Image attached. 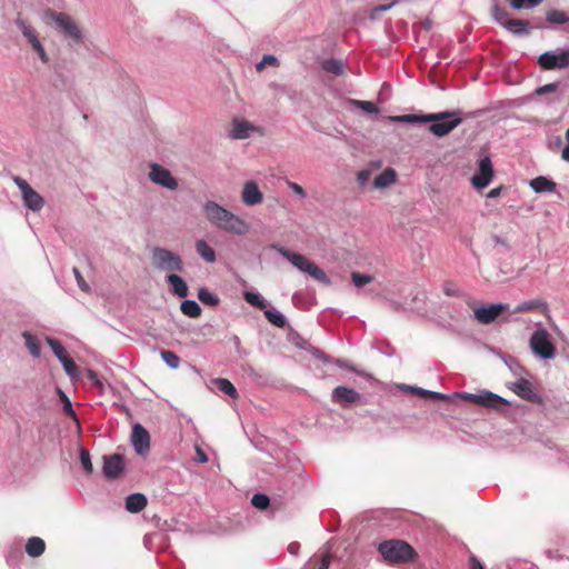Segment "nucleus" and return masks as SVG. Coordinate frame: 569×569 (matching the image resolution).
I'll list each match as a JSON object with an SVG mask.
<instances>
[{"mask_svg":"<svg viewBox=\"0 0 569 569\" xmlns=\"http://www.w3.org/2000/svg\"><path fill=\"white\" fill-rule=\"evenodd\" d=\"M546 21L550 24H565L569 22V16L563 11L551 9L546 13Z\"/></svg>","mask_w":569,"mask_h":569,"instance_id":"obj_36","label":"nucleus"},{"mask_svg":"<svg viewBox=\"0 0 569 569\" xmlns=\"http://www.w3.org/2000/svg\"><path fill=\"white\" fill-rule=\"evenodd\" d=\"M269 248L280 253L298 270L308 273L311 278L319 281L320 283L327 286L331 283V280L326 274V272L319 266L307 259L305 256L297 252H291L290 250L286 249L284 247L278 243H271Z\"/></svg>","mask_w":569,"mask_h":569,"instance_id":"obj_4","label":"nucleus"},{"mask_svg":"<svg viewBox=\"0 0 569 569\" xmlns=\"http://www.w3.org/2000/svg\"><path fill=\"white\" fill-rule=\"evenodd\" d=\"M264 317L268 321L277 328L283 329L288 326L287 317L274 308H266L263 310Z\"/></svg>","mask_w":569,"mask_h":569,"instance_id":"obj_26","label":"nucleus"},{"mask_svg":"<svg viewBox=\"0 0 569 569\" xmlns=\"http://www.w3.org/2000/svg\"><path fill=\"white\" fill-rule=\"evenodd\" d=\"M161 359L171 369H177L181 362L180 357L170 350H161Z\"/></svg>","mask_w":569,"mask_h":569,"instance_id":"obj_38","label":"nucleus"},{"mask_svg":"<svg viewBox=\"0 0 569 569\" xmlns=\"http://www.w3.org/2000/svg\"><path fill=\"white\" fill-rule=\"evenodd\" d=\"M58 392H59V396H60V399L62 402L63 412L70 418H76L77 413H76L74 409L72 408V403H71L69 397L60 389L58 390Z\"/></svg>","mask_w":569,"mask_h":569,"instance_id":"obj_47","label":"nucleus"},{"mask_svg":"<svg viewBox=\"0 0 569 569\" xmlns=\"http://www.w3.org/2000/svg\"><path fill=\"white\" fill-rule=\"evenodd\" d=\"M151 259L152 264L158 270L171 273L182 272L184 270V264L181 257L167 248L154 247L151 250Z\"/></svg>","mask_w":569,"mask_h":569,"instance_id":"obj_6","label":"nucleus"},{"mask_svg":"<svg viewBox=\"0 0 569 569\" xmlns=\"http://www.w3.org/2000/svg\"><path fill=\"white\" fill-rule=\"evenodd\" d=\"M329 566H330V556L326 555L321 558L318 569H329Z\"/></svg>","mask_w":569,"mask_h":569,"instance_id":"obj_63","label":"nucleus"},{"mask_svg":"<svg viewBox=\"0 0 569 569\" xmlns=\"http://www.w3.org/2000/svg\"><path fill=\"white\" fill-rule=\"evenodd\" d=\"M79 458H80L81 466H82L83 470L86 471V473L91 475L93 472V466L91 462L89 451L87 449H84L83 447H81L79 450Z\"/></svg>","mask_w":569,"mask_h":569,"instance_id":"obj_43","label":"nucleus"},{"mask_svg":"<svg viewBox=\"0 0 569 569\" xmlns=\"http://www.w3.org/2000/svg\"><path fill=\"white\" fill-rule=\"evenodd\" d=\"M540 307L546 308V307H547V303H546V302H543L542 300H539V299H536V300H529V301H525V302L520 303V305L516 308V311H517V312L530 311V310H533V309H536V308H540Z\"/></svg>","mask_w":569,"mask_h":569,"instance_id":"obj_46","label":"nucleus"},{"mask_svg":"<svg viewBox=\"0 0 569 569\" xmlns=\"http://www.w3.org/2000/svg\"><path fill=\"white\" fill-rule=\"evenodd\" d=\"M501 191H502V186H499V187H497V188H493V189H491V190L487 193V198H489V199L498 198V197L501 194Z\"/></svg>","mask_w":569,"mask_h":569,"instance_id":"obj_60","label":"nucleus"},{"mask_svg":"<svg viewBox=\"0 0 569 569\" xmlns=\"http://www.w3.org/2000/svg\"><path fill=\"white\" fill-rule=\"evenodd\" d=\"M181 312L190 318H198L201 315V307L196 300H183L180 305Z\"/></svg>","mask_w":569,"mask_h":569,"instance_id":"obj_34","label":"nucleus"},{"mask_svg":"<svg viewBox=\"0 0 569 569\" xmlns=\"http://www.w3.org/2000/svg\"><path fill=\"white\" fill-rule=\"evenodd\" d=\"M393 4H395V2H390L388 4H380V6L375 7L371 10L370 18L377 19L382 12L389 10Z\"/></svg>","mask_w":569,"mask_h":569,"instance_id":"obj_53","label":"nucleus"},{"mask_svg":"<svg viewBox=\"0 0 569 569\" xmlns=\"http://www.w3.org/2000/svg\"><path fill=\"white\" fill-rule=\"evenodd\" d=\"M507 310H509V305L498 302L489 306L475 308L473 317L481 325H490L495 322L499 318V316Z\"/></svg>","mask_w":569,"mask_h":569,"instance_id":"obj_13","label":"nucleus"},{"mask_svg":"<svg viewBox=\"0 0 569 569\" xmlns=\"http://www.w3.org/2000/svg\"><path fill=\"white\" fill-rule=\"evenodd\" d=\"M243 299L251 306L264 310L269 302L256 290H248L243 292Z\"/></svg>","mask_w":569,"mask_h":569,"instance_id":"obj_29","label":"nucleus"},{"mask_svg":"<svg viewBox=\"0 0 569 569\" xmlns=\"http://www.w3.org/2000/svg\"><path fill=\"white\" fill-rule=\"evenodd\" d=\"M505 29L517 37H527L530 34L531 27L527 20L510 19L509 22H506Z\"/></svg>","mask_w":569,"mask_h":569,"instance_id":"obj_21","label":"nucleus"},{"mask_svg":"<svg viewBox=\"0 0 569 569\" xmlns=\"http://www.w3.org/2000/svg\"><path fill=\"white\" fill-rule=\"evenodd\" d=\"M529 346L532 353L541 360H551L556 357V347L552 343L550 333L539 325L532 332Z\"/></svg>","mask_w":569,"mask_h":569,"instance_id":"obj_5","label":"nucleus"},{"mask_svg":"<svg viewBox=\"0 0 569 569\" xmlns=\"http://www.w3.org/2000/svg\"><path fill=\"white\" fill-rule=\"evenodd\" d=\"M131 442L139 456L143 457L150 450V435L140 423H136L132 427Z\"/></svg>","mask_w":569,"mask_h":569,"instance_id":"obj_15","label":"nucleus"},{"mask_svg":"<svg viewBox=\"0 0 569 569\" xmlns=\"http://www.w3.org/2000/svg\"><path fill=\"white\" fill-rule=\"evenodd\" d=\"M196 251L206 262L213 263L217 260L214 250L206 240L201 239L196 242Z\"/></svg>","mask_w":569,"mask_h":569,"instance_id":"obj_28","label":"nucleus"},{"mask_svg":"<svg viewBox=\"0 0 569 569\" xmlns=\"http://www.w3.org/2000/svg\"><path fill=\"white\" fill-rule=\"evenodd\" d=\"M33 50L38 53L40 60L43 63H48L49 62V57H48V54H47V52H46V50H44V48H43V46L41 43L39 46H36Z\"/></svg>","mask_w":569,"mask_h":569,"instance_id":"obj_58","label":"nucleus"},{"mask_svg":"<svg viewBox=\"0 0 569 569\" xmlns=\"http://www.w3.org/2000/svg\"><path fill=\"white\" fill-rule=\"evenodd\" d=\"M443 292L448 297H458L460 295L458 288L452 283H446L443 286Z\"/></svg>","mask_w":569,"mask_h":569,"instance_id":"obj_55","label":"nucleus"},{"mask_svg":"<svg viewBox=\"0 0 569 569\" xmlns=\"http://www.w3.org/2000/svg\"><path fill=\"white\" fill-rule=\"evenodd\" d=\"M252 130V126L247 121H236L233 123L232 130L230 132L231 138L233 139H246L249 137L250 131Z\"/></svg>","mask_w":569,"mask_h":569,"instance_id":"obj_33","label":"nucleus"},{"mask_svg":"<svg viewBox=\"0 0 569 569\" xmlns=\"http://www.w3.org/2000/svg\"><path fill=\"white\" fill-rule=\"evenodd\" d=\"M22 199L24 206L32 211H39L43 207V198L32 188L22 194Z\"/></svg>","mask_w":569,"mask_h":569,"instance_id":"obj_24","label":"nucleus"},{"mask_svg":"<svg viewBox=\"0 0 569 569\" xmlns=\"http://www.w3.org/2000/svg\"><path fill=\"white\" fill-rule=\"evenodd\" d=\"M48 16L64 38L70 39L73 43L81 42L82 31L70 16L53 10H49Z\"/></svg>","mask_w":569,"mask_h":569,"instance_id":"obj_8","label":"nucleus"},{"mask_svg":"<svg viewBox=\"0 0 569 569\" xmlns=\"http://www.w3.org/2000/svg\"><path fill=\"white\" fill-rule=\"evenodd\" d=\"M251 503L259 510H266L270 505V498L266 493H254L251 498Z\"/></svg>","mask_w":569,"mask_h":569,"instance_id":"obj_40","label":"nucleus"},{"mask_svg":"<svg viewBox=\"0 0 569 569\" xmlns=\"http://www.w3.org/2000/svg\"><path fill=\"white\" fill-rule=\"evenodd\" d=\"M361 396L352 388L338 386L332 390L331 400L336 403L347 407L351 403L358 402Z\"/></svg>","mask_w":569,"mask_h":569,"instance_id":"obj_17","label":"nucleus"},{"mask_svg":"<svg viewBox=\"0 0 569 569\" xmlns=\"http://www.w3.org/2000/svg\"><path fill=\"white\" fill-rule=\"evenodd\" d=\"M393 122L401 123H431L429 131L436 137H445L456 129L461 122V111H441L426 114H403L390 117Z\"/></svg>","mask_w":569,"mask_h":569,"instance_id":"obj_1","label":"nucleus"},{"mask_svg":"<svg viewBox=\"0 0 569 569\" xmlns=\"http://www.w3.org/2000/svg\"><path fill=\"white\" fill-rule=\"evenodd\" d=\"M318 360L322 361L323 363H333L337 367L341 369H348L355 373H357L360 377H363L367 380H371L372 376L370 373H367L365 371L358 370L353 365L349 363L346 360L342 359H333L329 355L325 353L320 349H316L312 353Z\"/></svg>","mask_w":569,"mask_h":569,"instance_id":"obj_18","label":"nucleus"},{"mask_svg":"<svg viewBox=\"0 0 569 569\" xmlns=\"http://www.w3.org/2000/svg\"><path fill=\"white\" fill-rule=\"evenodd\" d=\"M231 341H232V343L234 346V349H236L237 353H239L240 356H247L248 355V352L242 348L241 340H240V338L237 335H233L231 337Z\"/></svg>","mask_w":569,"mask_h":569,"instance_id":"obj_54","label":"nucleus"},{"mask_svg":"<svg viewBox=\"0 0 569 569\" xmlns=\"http://www.w3.org/2000/svg\"><path fill=\"white\" fill-rule=\"evenodd\" d=\"M17 26L20 29V31L22 32L23 37H26L27 40H30L37 36V31L33 28H31L30 26H28L23 20L18 19Z\"/></svg>","mask_w":569,"mask_h":569,"instance_id":"obj_48","label":"nucleus"},{"mask_svg":"<svg viewBox=\"0 0 569 569\" xmlns=\"http://www.w3.org/2000/svg\"><path fill=\"white\" fill-rule=\"evenodd\" d=\"M395 181L396 172L393 169L388 168L375 178L373 186L381 189L391 186Z\"/></svg>","mask_w":569,"mask_h":569,"instance_id":"obj_30","label":"nucleus"},{"mask_svg":"<svg viewBox=\"0 0 569 569\" xmlns=\"http://www.w3.org/2000/svg\"><path fill=\"white\" fill-rule=\"evenodd\" d=\"M47 343L50 346L53 355L63 366L66 373L70 378H76L78 376V367L72 360V358L68 356L64 346L58 339L52 337L47 338Z\"/></svg>","mask_w":569,"mask_h":569,"instance_id":"obj_11","label":"nucleus"},{"mask_svg":"<svg viewBox=\"0 0 569 569\" xmlns=\"http://www.w3.org/2000/svg\"><path fill=\"white\" fill-rule=\"evenodd\" d=\"M198 299L206 306L217 307L220 299L217 295L209 291L207 288H200L197 295Z\"/></svg>","mask_w":569,"mask_h":569,"instance_id":"obj_37","label":"nucleus"},{"mask_svg":"<svg viewBox=\"0 0 569 569\" xmlns=\"http://www.w3.org/2000/svg\"><path fill=\"white\" fill-rule=\"evenodd\" d=\"M542 0H509V4L515 10L532 9L541 3Z\"/></svg>","mask_w":569,"mask_h":569,"instance_id":"obj_41","label":"nucleus"},{"mask_svg":"<svg viewBox=\"0 0 569 569\" xmlns=\"http://www.w3.org/2000/svg\"><path fill=\"white\" fill-rule=\"evenodd\" d=\"M87 376H88V379H89V380H90L94 386H97V387H99V388H101V387H102V382H101V380H100V378H99V375H98L96 371H93V370H89V371H88V373H87Z\"/></svg>","mask_w":569,"mask_h":569,"instance_id":"obj_59","label":"nucleus"},{"mask_svg":"<svg viewBox=\"0 0 569 569\" xmlns=\"http://www.w3.org/2000/svg\"><path fill=\"white\" fill-rule=\"evenodd\" d=\"M350 103L357 108L363 110L367 113H378V107L371 101L350 99Z\"/></svg>","mask_w":569,"mask_h":569,"instance_id":"obj_44","label":"nucleus"},{"mask_svg":"<svg viewBox=\"0 0 569 569\" xmlns=\"http://www.w3.org/2000/svg\"><path fill=\"white\" fill-rule=\"evenodd\" d=\"M208 459L209 458H208L207 453L199 446H196L194 461L199 462V463H206L208 461Z\"/></svg>","mask_w":569,"mask_h":569,"instance_id":"obj_57","label":"nucleus"},{"mask_svg":"<svg viewBox=\"0 0 569 569\" xmlns=\"http://www.w3.org/2000/svg\"><path fill=\"white\" fill-rule=\"evenodd\" d=\"M321 68L328 73H332L335 76H341L345 72V66L341 60L329 58L325 59L321 62Z\"/></svg>","mask_w":569,"mask_h":569,"instance_id":"obj_32","label":"nucleus"},{"mask_svg":"<svg viewBox=\"0 0 569 569\" xmlns=\"http://www.w3.org/2000/svg\"><path fill=\"white\" fill-rule=\"evenodd\" d=\"M490 16L496 23L503 28L506 27V22H509L510 20L508 19L509 12L505 8L500 7L497 0L492 1Z\"/></svg>","mask_w":569,"mask_h":569,"instance_id":"obj_27","label":"nucleus"},{"mask_svg":"<svg viewBox=\"0 0 569 569\" xmlns=\"http://www.w3.org/2000/svg\"><path fill=\"white\" fill-rule=\"evenodd\" d=\"M14 183L17 184V187L20 189L21 193H26L27 190H30L31 189V186L22 178L20 177H14Z\"/></svg>","mask_w":569,"mask_h":569,"instance_id":"obj_56","label":"nucleus"},{"mask_svg":"<svg viewBox=\"0 0 569 569\" xmlns=\"http://www.w3.org/2000/svg\"><path fill=\"white\" fill-rule=\"evenodd\" d=\"M299 549H300V545L298 542H291L289 546H288V552L293 555V556H297L298 552H299Z\"/></svg>","mask_w":569,"mask_h":569,"instance_id":"obj_64","label":"nucleus"},{"mask_svg":"<svg viewBox=\"0 0 569 569\" xmlns=\"http://www.w3.org/2000/svg\"><path fill=\"white\" fill-rule=\"evenodd\" d=\"M147 502V497L143 493H131L126 498V509L129 512L137 513L144 509Z\"/></svg>","mask_w":569,"mask_h":569,"instance_id":"obj_22","label":"nucleus"},{"mask_svg":"<svg viewBox=\"0 0 569 569\" xmlns=\"http://www.w3.org/2000/svg\"><path fill=\"white\" fill-rule=\"evenodd\" d=\"M509 388L523 400L533 403L542 402V398L537 392H535L532 385L523 377L518 378L510 385Z\"/></svg>","mask_w":569,"mask_h":569,"instance_id":"obj_16","label":"nucleus"},{"mask_svg":"<svg viewBox=\"0 0 569 569\" xmlns=\"http://www.w3.org/2000/svg\"><path fill=\"white\" fill-rule=\"evenodd\" d=\"M22 336L24 338L26 347L30 351L31 356L33 358H39L40 353H41V348H40V342H39L38 338L28 331H24L22 333Z\"/></svg>","mask_w":569,"mask_h":569,"instance_id":"obj_35","label":"nucleus"},{"mask_svg":"<svg viewBox=\"0 0 569 569\" xmlns=\"http://www.w3.org/2000/svg\"><path fill=\"white\" fill-rule=\"evenodd\" d=\"M495 176L490 154L481 149L477 162V173L471 178V184L477 190H482L490 184Z\"/></svg>","mask_w":569,"mask_h":569,"instance_id":"obj_7","label":"nucleus"},{"mask_svg":"<svg viewBox=\"0 0 569 569\" xmlns=\"http://www.w3.org/2000/svg\"><path fill=\"white\" fill-rule=\"evenodd\" d=\"M213 386L224 395L229 396L232 399L238 397V391L236 387L226 378H216L212 380Z\"/></svg>","mask_w":569,"mask_h":569,"instance_id":"obj_31","label":"nucleus"},{"mask_svg":"<svg viewBox=\"0 0 569 569\" xmlns=\"http://www.w3.org/2000/svg\"><path fill=\"white\" fill-rule=\"evenodd\" d=\"M455 396L459 399L497 410L508 406V401L505 398L488 390H483L478 393L457 392Z\"/></svg>","mask_w":569,"mask_h":569,"instance_id":"obj_9","label":"nucleus"},{"mask_svg":"<svg viewBox=\"0 0 569 569\" xmlns=\"http://www.w3.org/2000/svg\"><path fill=\"white\" fill-rule=\"evenodd\" d=\"M46 550V542L40 537H31L28 539L26 543V552L32 557L37 558L41 556Z\"/></svg>","mask_w":569,"mask_h":569,"instance_id":"obj_25","label":"nucleus"},{"mask_svg":"<svg viewBox=\"0 0 569 569\" xmlns=\"http://www.w3.org/2000/svg\"><path fill=\"white\" fill-rule=\"evenodd\" d=\"M242 201L247 206H257L262 202L263 194L254 181H248L242 189Z\"/></svg>","mask_w":569,"mask_h":569,"instance_id":"obj_19","label":"nucleus"},{"mask_svg":"<svg viewBox=\"0 0 569 569\" xmlns=\"http://www.w3.org/2000/svg\"><path fill=\"white\" fill-rule=\"evenodd\" d=\"M149 179L154 184L161 186L168 190H176L178 188V181L172 176L169 169L158 163H150Z\"/></svg>","mask_w":569,"mask_h":569,"instance_id":"obj_12","label":"nucleus"},{"mask_svg":"<svg viewBox=\"0 0 569 569\" xmlns=\"http://www.w3.org/2000/svg\"><path fill=\"white\" fill-rule=\"evenodd\" d=\"M413 391L423 398L435 399V400H448L449 396L446 393L437 392V391H430L422 388H413Z\"/></svg>","mask_w":569,"mask_h":569,"instance_id":"obj_45","label":"nucleus"},{"mask_svg":"<svg viewBox=\"0 0 569 569\" xmlns=\"http://www.w3.org/2000/svg\"><path fill=\"white\" fill-rule=\"evenodd\" d=\"M538 64L543 70L566 69L569 67V50L556 49L541 53Z\"/></svg>","mask_w":569,"mask_h":569,"instance_id":"obj_10","label":"nucleus"},{"mask_svg":"<svg viewBox=\"0 0 569 569\" xmlns=\"http://www.w3.org/2000/svg\"><path fill=\"white\" fill-rule=\"evenodd\" d=\"M558 88H559V82L547 83L545 86L538 87L535 90V93L537 96H543L547 93L556 92L558 90Z\"/></svg>","mask_w":569,"mask_h":569,"instance_id":"obj_49","label":"nucleus"},{"mask_svg":"<svg viewBox=\"0 0 569 569\" xmlns=\"http://www.w3.org/2000/svg\"><path fill=\"white\" fill-rule=\"evenodd\" d=\"M203 210L209 222L218 229L239 236L249 231V224L243 219L214 201H207L203 206Z\"/></svg>","mask_w":569,"mask_h":569,"instance_id":"obj_2","label":"nucleus"},{"mask_svg":"<svg viewBox=\"0 0 569 569\" xmlns=\"http://www.w3.org/2000/svg\"><path fill=\"white\" fill-rule=\"evenodd\" d=\"M72 272L74 274V278L77 280V283H78V287L80 288V290L83 291V292H89L90 291V286L86 282V280L82 277L80 270L74 267L72 269Z\"/></svg>","mask_w":569,"mask_h":569,"instance_id":"obj_51","label":"nucleus"},{"mask_svg":"<svg viewBox=\"0 0 569 569\" xmlns=\"http://www.w3.org/2000/svg\"><path fill=\"white\" fill-rule=\"evenodd\" d=\"M503 361L515 376H518L520 378L522 377V373L526 372L525 368L515 357L508 355L503 357Z\"/></svg>","mask_w":569,"mask_h":569,"instance_id":"obj_39","label":"nucleus"},{"mask_svg":"<svg viewBox=\"0 0 569 569\" xmlns=\"http://www.w3.org/2000/svg\"><path fill=\"white\" fill-rule=\"evenodd\" d=\"M470 569H483V565L475 557H470Z\"/></svg>","mask_w":569,"mask_h":569,"instance_id":"obj_62","label":"nucleus"},{"mask_svg":"<svg viewBox=\"0 0 569 569\" xmlns=\"http://www.w3.org/2000/svg\"><path fill=\"white\" fill-rule=\"evenodd\" d=\"M126 469L124 457L120 453L103 456L102 473L108 480L120 478Z\"/></svg>","mask_w":569,"mask_h":569,"instance_id":"obj_14","label":"nucleus"},{"mask_svg":"<svg viewBox=\"0 0 569 569\" xmlns=\"http://www.w3.org/2000/svg\"><path fill=\"white\" fill-rule=\"evenodd\" d=\"M530 187L536 193L553 192L556 190V182L545 176H539L530 181Z\"/></svg>","mask_w":569,"mask_h":569,"instance_id":"obj_23","label":"nucleus"},{"mask_svg":"<svg viewBox=\"0 0 569 569\" xmlns=\"http://www.w3.org/2000/svg\"><path fill=\"white\" fill-rule=\"evenodd\" d=\"M287 187L292 192H295L301 200L307 197L305 189L300 184L292 182V181H287Z\"/></svg>","mask_w":569,"mask_h":569,"instance_id":"obj_52","label":"nucleus"},{"mask_svg":"<svg viewBox=\"0 0 569 569\" xmlns=\"http://www.w3.org/2000/svg\"><path fill=\"white\" fill-rule=\"evenodd\" d=\"M368 178H369V171H367V170H361L357 174V179L360 184H365L366 181L368 180Z\"/></svg>","mask_w":569,"mask_h":569,"instance_id":"obj_61","label":"nucleus"},{"mask_svg":"<svg viewBox=\"0 0 569 569\" xmlns=\"http://www.w3.org/2000/svg\"><path fill=\"white\" fill-rule=\"evenodd\" d=\"M267 64L277 66L278 59L272 54H264L262 57L261 61H259L256 64L257 71H261Z\"/></svg>","mask_w":569,"mask_h":569,"instance_id":"obj_50","label":"nucleus"},{"mask_svg":"<svg viewBox=\"0 0 569 569\" xmlns=\"http://www.w3.org/2000/svg\"><path fill=\"white\" fill-rule=\"evenodd\" d=\"M377 549L383 561L390 566L407 563L417 556L415 549L400 539L385 540L378 545Z\"/></svg>","mask_w":569,"mask_h":569,"instance_id":"obj_3","label":"nucleus"},{"mask_svg":"<svg viewBox=\"0 0 569 569\" xmlns=\"http://www.w3.org/2000/svg\"><path fill=\"white\" fill-rule=\"evenodd\" d=\"M167 283L170 286V289L173 295L179 298H184L188 296V286L187 282L177 273H169L166 277Z\"/></svg>","mask_w":569,"mask_h":569,"instance_id":"obj_20","label":"nucleus"},{"mask_svg":"<svg viewBox=\"0 0 569 569\" xmlns=\"http://www.w3.org/2000/svg\"><path fill=\"white\" fill-rule=\"evenodd\" d=\"M351 280L356 288H363L366 284L370 283L373 278L370 274L360 273L357 271L351 272Z\"/></svg>","mask_w":569,"mask_h":569,"instance_id":"obj_42","label":"nucleus"}]
</instances>
